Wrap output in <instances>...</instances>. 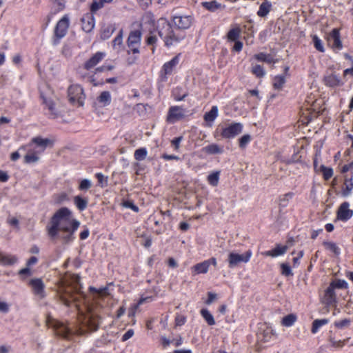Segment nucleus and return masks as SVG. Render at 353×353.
Returning a JSON list of instances; mask_svg holds the SVG:
<instances>
[{
    "label": "nucleus",
    "mask_w": 353,
    "mask_h": 353,
    "mask_svg": "<svg viewBox=\"0 0 353 353\" xmlns=\"http://www.w3.org/2000/svg\"><path fill=\"white\" fill-rule=\"evenodd\" d=\"M114 26L112 25H110L104 28L101 32V38L103 39H108L113 32L114 31Z\"/></svg>",
    "instance_id": "nucleus-55"
},
{
    "label": "nucleus",
    "mask_w": 353,
    "mask_h": 353,
    "mask_svg": "<svg viewBox=\"0 0 353 353\" xmlns=\"http://www.w3.org/2000/svg\"><path fill=\"white\" fill-rule=\"evenodd\" d=\"M158 36L163 41L167 48H170L179 43L185 34L179 30H174L172 24L165 19L160 18L157 23Z\"/></svg>",
    "instance_id": "nucleus-2"
},
{
    "label": "nucleus",
    "mask_w": 353,
    "mask_h": 353,
    "mask_svg": "<svg viewBox=\"0 0 353 353\" xmlns=\"http://www.w3.org/2000/svg\"><path fill=\"white\" fill-rule=\"evenodd\" d=\"M327 41L334 50H341L343 48V43L341 40L340 30L334 28L328 34Z\"/></svg>",
    "instance_id": "nucleus-17"
},
{
    "label": "nucleus",
    "mask_w": 353,
    "mask_h": 353,
    "mask_svg": "<svg viewBox=\"0 0 353 353\" xmlns=\"http://www.w3.org/2000/svg\"><path fill=\"white\" fill-rule=\"evenodd\" d=\"M82 30L85 32H90L95 25L94 14L91 12L83 14L81 19Z\"/></svg>",
    "instance_id": "nucleus-18"
},
{
    "label": "nucleus",
    "mask_w": 353,
    "mask_h": 353,
    "mask_svg": "<svg viewBox=\"0 0 353 353\" xmlns=\"http://www.w3.org/2000/svg\"><path fill=\"white\" fill-rule=\"evenodd\" d=\"M325 83L330 87H336L341 84L340 78L335 74H330L325 77Z\"/></svg>",
    "instance_id": "nucleus-37"
},
{
    "label": "nucleus",
    "mask_w": 353,
    "mask_h": 353,
    "mask_svg": "<svg viewBox=\"0 0 353 353\" xmlns=\"http://www.w3.org/2000/svg\"><path fill=\"white\" fill-rule=\"evenodd\" d=\"M92 187V183L89 179H83L80 181L78 190L79 191H85L89 190Z\"/></svg>",
    "instance_id": "nucleus-53"
},
{
    "label": "nucleus",
    "mask_w": 353,
    "mask_h": 353,
    "mask_svg": "<svg viewBox=\"0 0 353 353\" xmlns=\"http://www.w3.org/2000/svg\"><path fill=\"white\" fill-rule=\"evenodd\" d=\"M241 30L239 26L231 28L227 33V39L228 41L233 42V41L238 40L241 36Z\"/></svg>",
    "instance_id": "nucleus-36"
},
{
    "label": "nucleus",
    "mask_w": 353,
    "mask_h": 353,
    "mask_svg": "<svg viewBox=\"0 0 353 353\" xmlns=\"http://www.w3.org/2000/svg\"><path fill=\"white\" fill-rule=\"evenodd\" d=\"M60 299H61L62 302L65 305L68 306V305H70V303L72 302V294L70 292H67L65 294H60Z\"/></svg>",
    "instance_id": "nucleus-60"
},
{
    "label": "nucleus",
    "mask_w": 353,
    "mask_h": 353,
    "mask_svg": "<svg viewBox=\"0 0 353 353\" xmlns=\"http://www.w3.org/2000/svg\"><path fill=\"white\" fill-rule=\"evenodd\" d=\"M141 29L131 30L128 34L126 45V52L129 57L126 59L128 65L134 64L139 59L141 43Z\"/></svg>",
    "instance_id": "nucleus-3"
},
{
    "label": "nucleus",
    "mask_w": 353,
    "mask_h": 353,
    "mask_svg": "<svg viewBox=\"0 0 353 353\" xmlns=\"http://www.w3.org/2000/svg\"><path fill=\"white\" fill-rule=\"evenodd\" d=\"M272 10V3L268 0H265L260 5L259 8L257 11V15L260 17H266Z\"/></svg>",
    "instance_id": "nucleus-29"
},
{
    "label": "nucleus",
    "mask_w": 353,
    "mask_h": 353,
    "mask_svg": "<svg viewBox=\"0 0 353 353\" xmlns=\"http://www.w3.org/2000/svg\"><path fill=\"white\" fill-rule=\"evenodd\" d=\"M275 333L272 327L266 323L261 325L256 334V344L259 348H264V344L270 342L274 337Z\"/></svg>",
    "instance_id": "nucleus-6"
},
{
    "label": "nucleus",
    "mask_w": 353,
    "mask_h": 353,
    "mask_svg": "<svg viewBox=\"0 0 353 353\" xmlns=\"http://www.w3.org/2000/svg\"><path fill=\"white\" fill-rule=\"evenodd\" d=\"M201 5L203 8L210 12H216L219 10H223L225 8V5L218 2L216 0L203 1L201 3Z\"/></svg>",
    "instance_id": "nucleus-20"
},
{
    "label": "nucleus",
    "mask_w": 353,
    "mask_h": 353,
    "mask_svg": "<svg viewBox=\"0 0 353 353\" xmlns=\"http://www.w3.org/2000/svg\"><path fill=\"white\" fill-rule=\"evenodd\" d=\"M181 55V53H179L171 60L164 63L159 73V79L161 82H166L168 76L172 74L176 67L179 63Z\"/></svg>",
    "instance_id": "nucleus-7"
},
{
    "label": "nucleus",
    "mask_w": 353,
    "mask_h": 353,
    "mask_svg": "<svg viewBox=\"0 0 353 353\" xmlns=\"http://www.w3.org/2000/svg\"><path fill=\"white\" fill-rule=\"evenodd\" d=\"M74 204L80 212L84 211L88 205V199L77 195L74 197Z\"/></svg>",
    "instance_id": "nucleus-28"
},
{
    "label": "nucleus",
    "mask_w": 353,
    "mask_h": 353,
    "mask_svg": "<svg viewBox=\"0 0 353 353\" xmlns=\"http://www.w3.org/2000/svg\"><path fill=\"white\" fill-rule=\"evenodd\" d=\"M18 275L22 281H24L27 277L32 275V271L29 267L26 266V268L21 269L18 272Z\"/></svg>",
    "instance_id": "nucleus-56"
},
{
    "label": "nucleus",
    "mask_w": 353,
    "mask_h": 353,
    "mask_svg": "<svg viewBox=\"0 0 353 353\" xmlns=\"http://www.w3.org/2000/svg\"><path fill=\"white\" fill-rule=\"evenodd\" d=\"M122 205L126 208L131 209L134 212H139V208L137 205H136L132 201L130 200H125L122 203Z\"/></svg>",
    "instance_id": "nucleus-59"
},
{
    "label": "nucleus",
    "mask_w": 353,
    "mask_h": 353,
    "mask_svg": "<svg viewBox=\"0 0 353 353\" xmlns=\"http://www.w3.org/2000/svg\"><path fill=\"white\" fill-rule=\"evenodd\" d=\"M353 190V174H347L345 175L344 181L341 187V194L347 197L352 193Z\"/></svg>",
    "instance_id": "nucleus-19"
},
{
    "label": "nucleus",
    "mask_w": 353,
    "mask_h": 353,
    "mask_svg": "<svg viewBox=\"0 0 353 353\" xmlns=\"http://www.w3.org/2000/svg\"><path fill=\"white\" fill-rule=\"evenodd\" d=\"M114 68V66L111 64H103L100 67H98L95 69V73L97 72H102L105 71H110Z\"/></svg>",
    "instance_id": "nucleus-62"
},
{
    "label": "nucleus",
    "mask_w": 353,
    "mask_h": 353,
    "mask_svg": "<svg viewBox=\"0 0 353 353\" xmlns=\"http://www.w3.org/2000/svg\"><path fill=\"white\" fill-rule=\"evenodd\" d=\"M70 27V17L68 14H64L57 23L53 32L52 44L57 46L60 43L68 33Z\"/></svg>",
    "instance_id": "nucleus-4"
},
{
    "label": "nucleus",
    "mask_w": 353,
    "mask_h": 353,
    "mask_svg": "<svg viewBox=\"0 0 353 353\" xmlns=\"http://www.w3.org/2000/svg\"><path fill=\"white\" fill-rule=\"evenodd\" d=\"M330 285H332V288L335 290H336L337 289L346 290L348 288L347 283L343 279H336L335 281H333L330 283Z\"/></svg>",
    "instance_id": "nucleus-47"
},
{
    "label": "nucleus",
    "mask_w": 353,
    "mask_h": 353,
    "mask_svg": "<svg viewBox=\"0 0 353 353\" xmlns=\"http://www.w3.org/2000/svg\"><path fill=\"white\" fill-rule=\"evenodd\" d=\"M183 140V137H175L171 141V145L174 147V150L178 151L180 148V143Z\"/></svg>",
    "instance_id": "nucleus-63"
},
{
    "label": "nucleus",
    "mask_w": 353,
    "mask_h": 353,
    "mask_svg": "<svg viewBox=\"0 0 353 353\" xmlns=\"http://www.w3.org/2000/svg\"><path fill=\"white\" fill-rule=\"evenodd\" d=\"M201 316L204 319L208 325H214L216 322L212 314L206 308H203L200 311Z\"/></svg>",
    "instance_id": "nucleus-41"
},
{
    "label": "nucleus",
    "mask_w": 353,
    "mask_h": 353,
    "mask_svg": "<svg viewBox=\"0 0 353 353\" xmlns=\"http://www.w3.org/2000/svg\"><path fill=\"white\" fill-rule=\"evenodd\" d=\"M281 267V274L285 276H292L293 273L292 272L291 267L289 264L283 263L280 265Z\"/></svg>",
    "instance_id": "nucleus-54"
},
{
    "label": "nucleus",
    "mask_w": 353,
    "mask_h": 353,
    "mask_svg": "<svg viewBox=\"0 0 353 353\" xmlns=\"http://www.w3.org/2000/svg\"><path fill=\"white\" fill-rule=\"evenodd\" d=\"M46 323L48 327L54 330L55 334L59 336L68 339L71 335L70 329L65 323L54 319L50 314H48L46 319Z\"/></svg>",
    "instance_id": "nucleus-5"
},
{
    "label": "nucleus",
    "mask_w": 353,
    "mask_h": 353,
    "mask_svg": "<svg viewBox=\"0 0 353 353\" xmlns=\"http://www.w3.org/2000/svg\"><path fill=\"white\" fill-rule=\"evenodd\" d=\"M18 261L15 255L7 254L0 251V265L10 266L16 263Z\"/></svg>",
    "instance_id": "nucleus-24"
},
{
    "label": "nucleus",
    "mask_w": 353,
    "mask_h": 353,
    "mask_svg": "<svg viewBox=\"0 0 353 353\" xmlns=\"http://www.w3.org/2000/svg\"><path fill=\"white\" fill-rule=\"evenodd\" d=\"M219 109L216 105H213L210 110L205 112L203 115V119L205 122L210 123L211 126L212 123L218 117Z\"/></svg>",
    "instance_id": "nucleus-27"
},
{
    "label": "nucleus",
    "mask_w": 353,
    "mask_h": 353,
    "mask_svg": "<svg viewBox=\"0 0 353 353\" xmlns=\"http://www.w3.org/2000/svg\"><path fill=\"white\" fill-rule=\"evenodd\" d=\"M157 35H158V33H157V27L152 30H150L148 34L145 37V44L148 46H151V50H152V52L154 54L155 50H156V48L157 46V43H158V37H157Z\"/></svg>",
    "instance_id": "nucleus-21"
},
{
    "label": "nucleus",
    "mask_w": 353,
    "mask_h": 353,
    "mask_svg": "<svg viewBox=\"0 0 353 353\" xmlns=\"http://www.w3.org/2000/svg\"><path fill=\"white\" fill-rule=\"evenodd\" d=\"M123 31L121 29L117 35L112 41V46L114 50L117 51V53L120 52L124 48V46L123 43Z\"/></svg>",
    "instance_id": "nucleus-26"
},
{
    "label": "nucleus",
    "mask_w": 353,
    "mask_h": 353,
    "mask_svg": "<svg viewBox=\"0 0 353 353\" xmlns=\"http://www.w3.org/2000/svg\"><path fill=\"white\" fill-rule=\"evenodd\" d=\"M89 291L92 293L97 294L99 298H105L110 295L108 288L107 286L100 288L99 289L94 287H90Z\"/></svg>",
    "instance_id": "nucleus-40"
},
{
    "label": "nucleus",
    "mask_w": 353,
    "mask_h": 353,
    "mask_svg": "<svg viewBox=\"0 0 353 353\" xmlns=\"http://www.w3.org/2000/svg\"><path fill=\"white\" fill-rule=\"evenodd\" d=\"M28 285L31 288L32 292L34 295L38 296L41 299L45 297V285L41 279H30Z\"/></svg>",
    "instance_id": "nucleus-16"
},
{
    "label": "nucleus",
    "mask_w": 353,
    "mask_h": 353,
    "mask_svg": "<svg viewBox=\"0 0 353 353\" xmlns=\"http://www.w3.org/2000/svg\"><path fill=\"white\" fill-rule=\"evenodd\" d=\"M334 325L336 327L339 329H343L345 327H347L350 325V321L348 319H344L339 321H336L334 323Z\"/></svg>",
    "instance_id": "nucleus-58"
},
{
    "label": "nucleus",
    "mask_w": 353,
    "mask_h": 353,
    "mask_svg": "<svg viewBox=\"0 0 353 353\" xmlns=\"http://www.w3.org/2000/svg\"><path fill=\"white\" fill-rule=\"evenodd\" d=\"M94 176L97 179L98 185L101 188H103L108 185V176H104L101 172L96 173Z\"/></svg>",
    "instance_id": "nucleus-51"
},
{
    "label": "nucleus",
    "mask_w": 353,
    "mask_h": 353,
    "mask_svg": "<svg viewBox=\"0 0 353 353\" xmlns=\"http://www.w3.org/2000/svg\"><path fill=\"white\" fill-rule=\"evenodd\" d=\"M323 245L325 249L332 253L334 256H338L341 254V249L337 244L332 241H323Z\"/></svg>",
    "instance_id": "nucleus-30"
},
{
    "label": "nucleus",
    "mask_w": 353,
    "mask_h": 353,
    "mask_svg": "<svg viewBox=\"0 0 353 353\" xmlns=\"http://www.w3.org/2000/svg\"><path fill=\"white\" fill-rule=\"evenodd\" d=\"M220 174H221L220 170H216V171H214V172L210 173L207 176V181H208V184L213 187L217 186L219 184V181Z\"/></svg>",
    "instance_id": "nucleus-38"
},
{
    "label": "nucleus",
    "mask_w": 353,
    "mask_h": 353,
    "mask_svg": "<svg viewBox=\"0 0 353 353\" xmlns=\"http://www.w3.org/2000/svg\"><path fill=\"white\" fill-rule=\"evenodd\" d=\"M114 0H92L90 6V10L92 14H95L99 10L103 8L105 3H110Z\"/></svg>",
    "instance_id": "nucleus-32"
},
{
    "label": "nucleus",
    "mask_w": 353,
    "mask_h": 353,
    "mask_svg": "<svg viewBox=\"0 0 353 353\" xmlns=\"http://www.w3.org/2000/svg\"><path fill=\"white\" fill-rule=\"evenodd\" d=\"M43 103L45 105L46 108L48 110V116L50 119H56L59 117V113L55 108V103L53 100L42 97Z\"/></svg>",
    "instance_id": "nucleus-22"
},
{
    "label": "nucleus",
    "mask_w": 353,
    "mask_h": 353,
    "mask_svg": "<svg viewBox=\"0 0 353 353\" xmlns=\"http://www.w3.org/2000/svg\"><path fill=\"white\" fill-rule=\"evenodd\" d=\"M234 42V45L232 47V51L239 52L243 49V43L240 41L239 39L236 41H233Z\"/></svg>",
    "instance_id": "nucleus-64"
},
{
    "label": "nucleus",
    "mask_w": 353,
    "mask_h": 353,
    "mask_svg": "<svg viewBox=\"0 0 353 353\" xmlns=\"http://www.w3.org/2000/svg\"><path fill=\"white\" fill-rule=\"evenodd\" d=\"M205 153L208 154H222L223 152V147H220L216 143H211L203 148Z\"/></svg>",
    "instance_id": "nucleus-31"
},
{
    "label": "nucleus",
    "mask_w": 353,
    "mask_h": 353,
    "mask_svg": "<svg viewBox=\"0 0 353 353\" xmlns=\"http://www.w3.org/2000/svg\"><path fill=\"white\" fill-rule=\"evenodd\" d=\"M139 7L143 10H147L152 3V0H136Z\"/></svg>",
    "instance_id": "nucleus-61"
},
{
    "label": "nucleus",
    "mask_w": 353,
    "mask_h": 353,
    "mask_svg": "<svg viewBox=\"0 0 353 353\" xmlns=\"http://www.w3.org/2000/svg\"><path fill=\"white\" fill-rule=\"evenodd\" d=\"M297 320V316L294 314H289L281 320V325L285 327H291Z\"/></svg>",
    "instance_id": "nucleus-44"
},
{
    "label": "nucleus",
    "mask_w": 353,
    "mask_h": 353,
    "mask_svg": "<svg viewBox=\"0 0 353 353\" xmlns=\"http://www.w3.org/2000/svg\"><path fill=\"white\" fill-rule=\"evenodd\" d=\"M243 125L241 123L234 122L223 127L221 130L220 135L223 139H233L243 131Z\"/></svg>",
    "instance_id": "nucleus-11"
},
{
    "label": "nucleus",
    "mask_w": 353,
    "mask_h": 353,
    "mask_svg": "<svg viewBox=\"0 0 353 353\" xmlns=\"http://www.w3.org/2000/svg\"><path fill=\"white\" fill-rule=\"evenodd\" d=\"M319 172L321 173L323 175V178L325 181L330 180L334 174L333 169L330 167H326L324 165H321L319 166Z\"/></svg>",
    "instance_id": "nucleus-42"
},
{
    "label": "nucleus",
    "mask_w": 353,
    "mask_h": 353,
    "mask_svg": "<svg viewBox=\"0 0 353 353\" xmlns=\"http://www.w3.org/2000/svg\"><path fill=\"white\" fill-rule=\"evenodd\" d=\"M252 140V137L250 134H246L243 135L239 139V147L244 150L247 148L248 145L250 143Z\"/></svg>",
    "instance_id": "nucleus-49"
},
{
    "label": "nucleus",
    "mask_w": 353,
    "mask_h": 353,
    "mask_svg": "<svg viewBox=\"0 0 353 353\" xmlns=\"http://www.w3.org/2000/svg\"><path fill=\"white\" fill-rule=\"evenodd\" d=\"M320 300L321 303L326 307H330L336 305L337 303L336 293V290L332 288V285H328L321 296Z\"/></svg>",
    "instance_id": "nucleus-13"
},
{
    "label": "nucleus",
    "mask_w": 353,
    "mask_h": 353,
    "mask_svg": "<svg viewBox=\"0 0 353 353\" xmlns=\"http://www.w3.org/2000/svg\"><path fill=\"white\" fill-rule=\"evenodd\" d=\"M102 106H107L111 103V94L108 91H103L97 99Z\"/></svg>",
    "instance_id": "nucleus-35"
},
{
    "label": "nucleus",
    "mask_w": 353,
    "mask_h": 353,
    "mask_svg": "<svg viewBox=\"0 0 353 353\" xmlns=\"http://www.w3.org/2000/svg\"><path fill=\"white\" fill-rule=\"evenodd\" d=\"M312 41H313L314 48L318 51H319L321 52H323L325 51L323 43L321 39L317 35L315 34L312 37Z\"/></svg>",
    "instance_id": "nucleus-52"
},
{
    "label": "nucleus",
    "mask_w": 353,
    "mask_h": 353,
    "mask_svg": "<svg viewBox=\"0 0 353 353\" xmlns=\"http://www.w3.org/2000/svg\"><path fill=\"white\" fill-rule=\"evenodd\" d=\"M105 56V52L100 51L97 52L92 54L90 58L84 62L82 67L79 68L78 72L81 75V77L83 79L85 77V75L82 74L81 70H85L88 71L91 70L92 69L94 68V67L97 66L101 61H102Z\"/></svg>",
    "instance_id": "nucleus-10"
},
{
    "label": "nucleus",
    "mask_w": 353,
    "mask_h": 353,
    "mask_svg": "<svg viewBox=\"0 0 353 353\" xmlns=\"http://www.w3.org/2000/svg\"><path fill=\"white\" fill-rule=\"evenodd\" d=\"M294 196L292 192H288L279 197V206L280 208H285L288 206L289 201Z\"/></svg>",
    "instance_id": "nucleus-45"
},
{
    "label": "nucleus",
    "mask_w": 353,
    "mask_h": 353,
    "mask_svg": "<svg viewBox=\"0 0 353 353\" xmlns=\"http://www.w3.org/2000/svg\"><path fill=\"white\" fill-rule=\"evenodd\" d=\"M329 323L327 319H315L312 324L311 332L313 334H316L321 327Z\"/></svg>",
    "instance_id": "nucleus-34"
},
{
    "label": "nucleus",
    "mask_w": 353,
    "mask_h": 353,
    "mask_svg": "<svg viewBox=\"0 0 353 353\" xmlns=\"http://www.w3.org/2000/svg\"><path fill=\"white\" fill-rule=\"evenodd\" d=\"M32 142L36 144L37 146L41 147L43 150L47 148L48 145L52 143L51 140L49 139H43L41 137H36L32 138Z\"/></svg>",
    "instance_id": "nucleus-43"
},
{
    "label": "nucleus",
    "mask_w": 353,
    "mask_h": 353,
    "mask_svg": "<svg viewBox=\"0 0 353 353\" xmlns=\"http://www.w3.org/2000/svg\"><path fill=\"white\" fill-rule=\"evenodd\" d=\"M288 249L287 245H281L277 244L276 247L271 250L262 252V254L265 256L277 257L279 256L283 255L285 254Z\"/></svg>",
    "instance_id": "nucleus-23"
},
{
    "label": "nucleus",
    "mask_w": 353,
    "mask_h": 353,
    "mask_svg": "<svg viewBox=\"0 0 353 353\" xmlns=\"http://www.w3.org/2000/svg\"><path fill=\"white\" fill-rule=\"evenodd\" d=\"M350 203L344 201L339 206L336 210V219L342 222H347L353 216V210L350 208Z\"/></svg>",
    "instance_id": "nucleus-15"
},
{
    "label": "nucleus",
    "mask_w": 353,
    "mask_h": 353,
    "mask_svg": "<svg viewBox=\"0 0 353 353\" xmlns=\"http://www.w3.org/2000/svg\"><path fill=\"white\" fill-rule=\"evenodd\" d=\"M286 82L284 75H276L273 79L272 85L274 90H280Z\"/></svg>",
    "instance_id": "nucleus-39"
},
{
    "label": "nucleus",
    "mask_w": 353,
    "mask_h": 353,
    "mask_svg": "<svg viewBox=\"0 0 353 353\" xmlns=\"http://www.w3.org/2000/svg\"><path fill=\"white\" fill-rule=\"evenodd\" d=\"M209 270V263L203 261V262L198 263L191 268L192 274L196 275L199 274H205Z\"/></svg>",
    "instance_id": "nucleus-25"
},
{
    "label": "nucleus",
    "mask_w": 353,
    "mask_h": 353,
    "mask_svg": "<svg viewBox=\"0 0 353 353\" xmlns=\"http://www.w3.org/2000/svg\"><path fill=\"white\" fill-rule=\"evenodd\" d=\"M194 21V18L191 14H174L172 17V22L174 27L179 31L187 30L191 27Z\"/></svg>",
    "instance_id": "nucleus-9"
},
{
    "label": "nucleus",
    "mask_w": 353,
    "mask_h": 353,
    "mask_svg": "<svg viewBox=\"0 0 353 353\" xmlns=\"http://www.w3.org/2000/svg\"><path fill=\"white\" fill-rule=\"evenodd\" d=\"M148 151L145 148H140L135 150L134 157L137 161H142L145 159Z\"/></svg>",
    "instance_id": "nucleus-50"
},
{
    "label": "nucleus",
    "mask_w": 353,
    "mask_h": 353,
    "mask_svg": "<svg viewBox=\"0 0 353 353\" xmlns=\"http://www.w3.org/2000/svg\"><path fill=\"white\" fill-rule=\"evenodd\" d=\"M70 200L68 194L65 192H61L54 194L53 201L55 204H61Z\"/></svg>",
    "instance_id": "nucleus-46"
},
{
    "label": "nucleus",
    "mask_w": 353,
    "mask_h": 353,
    "mask_svg": "<svg viewBox=\"0 0 353 353\" xmlns=\"http://www.w3.org/2000/svg\"><path fill=\"white\" fill-rule=\"evenodd\" d=\"M185 117V110L182 106L172 105L168 109L166 121L169 123H174L183 120Z\"/></svg>",
    "instance_id": "nucleus-12"
},
{
    "label": "nucleus",
    "mask_w": 353,
    "mask_h": 353,
    "mask_svg": "<svg viewBox=\"0 0 353 353\" xmlns=\"http://www.w3.org/2000/svg\"><path fill=\"white\" fill-rule=\"evenodd\" d=\"M251 72L257 78H263L265 75L264 68L260 65L252 67Z\"/></svg>",
    "instance_id": "nucleus-48"
},
{
    "label": "nucleus",
    "mask_w": 353,
    "mask_h": 353,
    "mask_svg": "<svg viewBox=\"0 0 353 353\" xmlns=\"http://www.w3.org/2000/svg\"><path fill=\"white\" fill-rule=\"evenodd\" d=\"M69 101L72 104L77 103L79 106L83 105L85 94L83 88L78 84H73L68 89Z\"/></svg>",
    "instance_id": "nucleus-8"
},
{
    "label": "nucleus",
    "mask_w": 353,
    "mask_h": 353,
    "mask_svg": "<svg viewBox=\"0 0 353 353\" xmlns=\"http://www.w3.org/2000/svg\"><path fill=\"white\" fill-rule=\"evenodd\" d=\"M188 95V93L187 92H183V88L179 86L176 87L172 92V96L176 101L185 100Z\"/></svg>",
    "instance_id": "nucleus-33"
},
{
    "label": "nucleus",
    "mask_w": 353,
    "mask_h": 353,
    "mask_svg": "<svg viewBox=\"0 0 353 353\" xmlns=\"http://www.w3.org/2000/svg\"><path fill=\"white\" fill-rule=\"evenodd\" d=\"M252 254V252L250 250L246 251L242 254L230 252L228 255L229 267L232 268L241 262L248 263L250 260Z\"/></svg>",
    "instance_id": "nucleus-14"
},
{
    "label": "nucleus",
    "mask_w": 353,
    "mask_h": 353,
    "mask_svg": "<svg viewBox=\"0 0 353 353\" xmlns=\"http://www.w3.org/2000/svg\"><path fill=\"white\" fill-rule=\"evenodd\" d=\"M79 225L80 222L73 217L72 211L67 207H62L50 218L46 230L50 239H54L60 235L61 240L68 243L75 239L74 234Z\"/></svg>",
    "instance_id": "nucleus-1"
},
{
    "label": "nucleus",
    "mask_w": 353,
    "mask_h": 353,
    "mask_svg": "<svg viewBox=\"0 0 353 353\" xmlns=\"http://www.w3.org/2000/svg\"><path fill=\"white\" fill-rule=\"evenodd\" d=\"M39 157L35 153H30L28 152L24 157V163H35L39 161Z\"/></svg>",
    "instance_id": "nucleus-57"
}]
</instances>
